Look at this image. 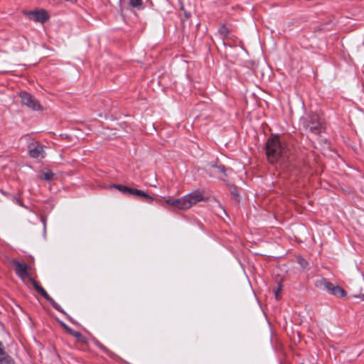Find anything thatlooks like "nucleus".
Returning a JSON list of instances; mask_svg holds the SVG:
<instances>
[{
	"mask_svg": "<svg viewBox=\"0 0 364 364\" xmlns=\"http://www.w3.org/2000/svg\"><path fill=\"white\" fill-rule=\"evenodd\" d=\"M12 263L15 266L16 273L26 284H31L36 291L48 301L55 309L65 314L60 306L48 295L46 290L42 287L39 286L38 283L31 278L28 266L25 262H20L16 260H14Z\"/></svg>",
	"mask_w": 364,
	"mask_h": 364,
	"instance_id": "1",
	"label": "nucleus"
},
{
	"mask_svg": "<svg viewBox=\"0 0 364 364\" xmlns=\"http://www.w3.org/2000/svg\"><path fill=\"white\" fill-rule=\"evenodd\" d=\"M266 154L268 161L274 163L280 159L287 157L289 149L278 135H272L266 143Z\"/></svg>",
	"mask_w": 364,
	"mask_h": 364,
	"instance_id": "2",
	"label": "nucleus"
},
{
	"mask_svg": "<svg viewBox=\"0 0 364 364\" xmlns=\"http://www.w3.org/2000/svg\"><path fill=\"white\" fill-rule=\"evenodd\" d=\"M203 200V195L198 191H193L180 198L166 200V203L173 206L178 210H187Z\"/></svg>",
	"mask_w": 364,
	"mask_h": 364,
	"instance_id": "3",
	"label": "nucleus"
},
{
	"mask_svg": "<svg viewBox=\"0 0 364 364\" xmlns=\"http://www.w3.org/2000/svg\"><path fill=\"white\" fill-rule=\"evenodd\" d=\"M304 127L306 129L317 134L323 129L321 119L317 114H312L304 119Z\"/></svg>",
	"mask_w": 364,
	"mask_h": 364,
	"instance_id": "4",
	"label": "nucleus"
},
{
	"mask_svg": "<svg viewBox=\"0 0 364 364\" xmlns=\"http://www.w3.org/2000/svg\"><path fill=\"white\" fill-rule=\"evenodd\" d=\"M21 102L23 105L28 107L31 108L34 110H38L41 108V105L28 92H21L20 94Z\"/></svg>",
	"mask_w": 364,
	"mask_h": 364,
	"instance_id": "5",
	"label": "nucleus"
},
{
	"mask_svg": "<svg viewBox=\"0 0 364 364\" xmlns=\"http://www.w3.org/2000/svg\"><path fill=\"white\" fill-rule=\"evenodd\" d=\"M321 282L324 289L331 294L338 297H343L346 295L344 289L338 285H334L326 279H323Z\"/></svg>",
	"mask_w": 364,
	"mask_h": 364,
	"instance_id": "6",
	"label": "nucleus"
},
{
	"mask_svg": "<svg viewBox=\"0 0 364 364\" xmlns=\"http://www.w3.org/2000/svg\"><path fill=\"white\" fill-rule=\"evenodd\" d=\"M229 170L225 169V166L220 165H213L209 169L210 176L224 180L225 177L229 175Z\"/></svg>",
	"mask_w": 364,
	"mask_h": 364,
	"instance_id": "7",
	"label": "nucleus"
},
{
	"mask_svg": "<svg viewBox=\"0 0 364 364\" xmlns=\"http://www.w3.org/2000/svg\"><path fill=\"white\" fill-rule=\"evenodd\" d=\"M28 15L31 18L40 23H44L48 19V15L44 10L31 11Z\"/></svg>",
	"mask_w": 364,
	"mask_h": 364,
	"instance_id": "8",
	"label": "nucleus"
},
{
	"mask_svg": "<svg viewBox=\"0 0 364 364\" xmlns=\"http://www.w3.org/2000/svg\"><path fill=\"white\" fill-rule=\"evenodd\" d=\"M29 155L33 158H44L45 152L43 149V146L39 144H36L33 145V146H30L29 148Z\"/></svg>",
	"mask_w": 364,
	"mask_h": 364,
	"instance_id": "9",
	"label": "nucleus"
},
{
	"mask_svg": "<svg viewBox=\"0 0 364 364\" xmlns=\"http://www.w3.org/2000/svg\"><path fill=\"white\" fill-rule=\"evenodd\" d=\"M0 363L1 364H11L12 358L5 352L3 344L0 342Z\"/></svg>",
	"mask_w": 364,
	"mask_h": 364,
	"instance_id": "10",
	"label": "nucleus"
},
{
	"mask_svg": "<svg viewBox=\"0 0 364 364\" xmlns=\"http://www.w3.org/2000/svg\"><path fill=\"white\" fill-rule=\"evenodd\" d=\"M129 195H136L139 197H143L146 199L147 201L151 202L153 200L152 197L149 196L147 193H146L144 191L138 190V189H130V192Z\"/></svg>",
	"mask_w": 364,
	"mask_h": 364,
	"instance_id": "11",
	"label": "nucleus"
},
{
	"mask_svg": "<svg viewBox=\"0 0 364 364\" xmlns=\"http://www.w3.org/2000/svg\"><path fill=\"white\" fill-rule=\"evenodd\" d=\"M40 178L45 181H51L54 177V173L50 170L42 172L40 176Z\"/></svg>",
	"mask_w": 364,
	"mask_h": 364,
	"instance_id": "12",
	"label": "nucleus"
},
{
	"mask_svg": "<svg viewBox=\"0 0 364 364\" xmlns=\"http://www.w3.org/2000/svg\"><path fill=\"white\" fill-rule=\"evenodd\" d=\"M130 5L134 8L138 9H141L143 8L142 6V0H129Z\"/></svg>",
	"mask_w": 364,
	"mask_h": 364,
	"instance_id": "13",
	"label": "nucleus"
},
{
	"mask_svg": "<svg viewBox=\"0 0 364 364\" xmlns=\"http://www.w3.org/2000/svg\"><path fill=\"white\" fill-rule=\"evenodd\" d=\"M116 188H117L119 191L129 195L130 192V188L123 186V185H116L114 186Z\"/></svg>",
	"mask_w": 364,
	"mask_h": 364,
	"instance_id": "14",
	"label": "nucleus"
},
{
	"mask_svg": "<svg viewBox=\"0 0 364 364\" xmlns=\"http://www.w3.org/2000/svg\"><path fill=\"white\" fill-rule=\"evenodd\" d=\"M68 332H69L71 335H73L79 341H81L82 338V336L80 332L75 331L72 330L70 328H68Z\"/></svg>",
	"mask_w": 364,
	"mask_h": 364,
	"instance_id": "15",
	"label": "nucleus"
},
{
	"mask_svg": "<svg viewBox=\"0 0 364 364\" xmlns=\"http://www.w3.org/2000/svg\"><path fill=\"white\" fill-rule=\"evenodd\" d=\"M297 261H298V263L301 265V267L302 268H306L308 263L304 259L302 258L301 257H297Z\"/></svg>",
	"mask_w": 364,
	"mask_h": 364,
	"instance_id": "16",
	"label": "nucleus"
},
{
	"mask_svg": "<svg viewBox=\"0 0 364 364\" xmlns=\"http://www.w3.org/2000/svg\"><path fill=\"white\" fill-rule=\"evenodd\" d=\"M220 32L222 35L223 36H226L228 34V31H227V28H225V26H223L220 29Z\"/></svg>",
	"mask_w": 364,
	"mask_h": 364,
	"instance_id": "17",
	"label": "nucleus"
},
{
	"mask_svg": "<svg viewBox=\"0 0 364 364\" xmlns=\"http://www.w3.org/2000/svg\"><path fill=\"white\" fill-rule=\"evenodd\" d=\"M41 222L43 224L44 230H46V219L44 218H41Z\"/></svg>",
	"mask_w": 364,
	"mask_h": 364,
	"instance_id": "18",
	"label": "nucleus"
},
{
	"mask_svg": "<svg viewBox=\"0 0 364 364\" xmlns=\"http://www.w3.org/2000/svg\"><path fill=\"white\" fill-rule=\"evenodd\" d=\"M280 289L279 288L276 291H275V297L277 299H279V291Z\"/></svg>",
	"mask_w": 364,
	"mask_h": 364,
	"instance_id": "19",
	"label": "nucleus"
},
{
	"mask_svg": "<svg viewBox=\"0 0 364 364\" xmlns=\"http://www.w3.org/2000/svg\"><path fill=\"white\" fill-rule=\"evenodd\" d=\"M356 297L360 298L363 301H364V294H361L360 296H355Z\"/></svg>",
	"mask_w": 364,
	"mask_h": 364,
	"instance_id": "20",
	"label": "nucleus"
},
{
	"mask_svg": "<svg viewBox=\"0 0 364 364\" xmlns=\"http://www.w3.org/2000/svg\"><path fill=\"white\" fill-rule=\"evenodd\" d=\"M63 326L68 331V328H69V327L64 323L63 324Z\"/></svg>",
	"mask_w": 364,
	"mask_h": 364,
	"instance_id": "21",
	"label": "nucleus"
},
{
	"mask_svg": "<svg viewBox=\"0 0 364 364\" xmlns=\"http://www.w3.org/2000/svg\"><path fill=\"white\" fill-rule=\"evenodd\" d=\"M232 194L235 195V196H237V193L236 191H232Z\"/></svg>",
	"mask_w": 364,
	"mask_h": 364,
	"instance_id": "22",
	"label": "nucleus"
}]
</instances>
